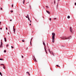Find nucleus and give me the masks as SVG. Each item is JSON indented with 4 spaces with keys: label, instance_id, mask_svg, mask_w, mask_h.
Masks as SVG:
<instances>
[{
    "label": "nucleus",
    "instance_id": "nucleus-52",
    "mask_svg": "<svg viewBox=\"0 0 76 76\" xmlns=\"http://www.w3.org/2000/svg\"><path fill=\"white\" fill-rule=\"evenodd\" d=\"M9 29H10V27H9Z\"/></svg>",
    "mask_w": 76,
    "mask_h": 76
},
{
    "label": "nucleus",
    "instance_id": "nucleus-33",
    "mask_svg": "<svg viewBox=\"0 0 76 76\" xmlns=\"http://www.w3.org/2000/svg\"><path fill=\"white\" fill-rule=\"evenodd\" d=\"M11 48H13V47L12 46H11Z\"/></svg>",
    "mask_w": 76,
    "mask_h": 76
},
{
    "label": "nucleus",
    "instance_id": "nucleus-55",
    "mask_svg": "<svg viewBox=\"0 0 76 76\" xmlns=\"http://www.w3.org/2000/svg\"><path fill=\"white\" fill-rule=\"evenodd\" d=\"M1 41H2V40H1Z\"/></svg>",
    "mask_w": 76,
    "mask_h": 76
},
{
    "label": "nucleus",
    "instance_id": "nucleus-30",
    "mask_svg": "<svg viewBox=\"0 0 76 76\" xmlns=\"http://www.w3.org/2000/svg\"><path fill=\"white\" fill-rule=\"evenodd\" d=\"M8 46H9V45H7V47H8Z\"/></svg>",
    "mask_w": 76,
    "mask_h": 76
},
{
    "label": "nucleus",
    "instance_id": "nucleus-50",
    "mask_svg": "<svg viewBox=\"0 0 76 76\" xmlns=\"http://www.w3.org/2000/svg\"><path fill=\"white\" fill-rule=\"evenodd\" d=\"M51 53H53V51H51Z\"/></svg>",
    "mask_w": 76,
    "mask_h": 76
},
{
    "label": "nucleus",
    "instance_id": "nucleus-53",
    "mask_svg": "<svg viewBox=\"0 0 76 76\" xmlns=\"http://www.w3.org/2000/svg\"><path fill=\"white\" fill-rule=\"evenodd\" d=\"M59 0H58V1H59Z\"/></svg>",
    "mask_w": 76,
    "mask_h": 76
},
{
    "label": "nucleus",
    "instance_id": "nucleus-25",
    "mask_svg": "<svg viewBox=\"0 0 76 76\" xmlns=\"http://www.w3.org/2000/svg\"><path fill=\"white\" fill-rule=\"evenodd\" d=\"M48 51H49L50 52V49H48Z\"/></svg>",
    "mask_w": 76,
    "mask_h": 76
},
{
    "label": "nucleus",
    "instance_id": "nucleus-28",
    "mask_svg": "<svg viewBox=\"0 0 76 76\" xmlns=\"http://www.w3.org/2000/svg\"><path fill=\"white\" fill-rule=\"evenodd\" d=\"M28 18V20L29 21H30V20L29 19V18Z\"/></svg>",
    "mask_w": 76,
    "mask_h": 76
},
{
    "label": "nucleus",
    "instance_id": "nucleus-49",
    "mask_svg": "<svg viewBox=\"0 0 76 76\" xmlns=\"http://www.w3.org/2000/svg\"><path fill=\"white\" fill-rule=\"evenodd\" d=\"M30 25L31 26V24H30Z\"/></svg>",
    "mask_w": 76,
    "mask_h": 76
},
{
    "label": "nucleus",
    "instance_id": "nucleus-42",
    "mask_svg": "<svg viewBox=\"0 0 76 76\" xmlns=\"http://www.w3.org/2000/svg\"><path fill=\"white\" fill-rule=\"evenodd\" d=\"M26 18H28V17L27 16H26Z\"/></svg>",
    "mask_w": 76,
    "mask_h": 76
},
{
    "label": "nucleus",
    "instance_id": "nucleus-20",
    "mask_svg": "<svg viewBox=\"0 0 76 76\" xmlns=\"http://www.w3.org/2000/svg\"><path fill=\"white\" fill-rule=\"evenodd\" d=\"M0 60H3V59L0 58Z\"/></svg>",
    "mask_w": 76,
    "mask_h": 76
},
{
    "label": "nucleus",
    "instance_id": "nucleus-4",
    "mask_svg": "<svg viewBox=\"0 0 76 76\" xmlns=\"http://www.w3.org/2000/svg\"><path fill=\"white\" fill-rule=\"evenodd\" d=\"M1 45H0V48L2 47V45H3V43H2V42H1Z\"/></svg>",
    "mask_w": 76,
    "mask_h": 76
},
{
    "label": "nucleus",
    "instance_id": "nucleus-48",
    "mask_svg": "<svg viewBox=\"0 0 76 76\" xmlns=\"http://www.w3.org/2000/svg\"><path fill=\"white\" fill-rule=\"evenodd\" d=\"M61 47H64V46H61Z\"/></svg>",
    "mask_w": 76,
    "mask_h": 76
},
{
    "label": "nucleus",
    "instance_id": "nucleus-17",
    "mask_svg": "<svg viewBox=\"0 0 76 76\" xmlns=\"http://www.w3.org/2000/svg\"><path fill=\"white\" fill-rule=\"evenodd\" d=\"M6 50H5L4 51V53H6Z\"/></svg>",
    "mask_w": 76,
    "mask_h": 76
},
{
    "label": "nucleus",
    "instance_id": "nucleus-13",
    "mask_svg": "<svg viewBox=\"0 0 76 76\" xmlns=\"http://www.w3.org/2000/svg\"><path fill=\"white\" fill-rule=\"evenodd\" d=\"M23 4H25V0H23Z\"/></svg>",
    "mask_w": 76,
    "mask_h": 76
},
{
    "label": "nucleus",
    "instance_id": "nucleus-14",
    "mask_svg": "<svg viewBox=\"0 0 76 76\" xmlns=\"http://www.w3.org/2000/svg\"><path fill=\"white\" fill-rule=\"evenodd\" d=\"M1 66H4V64H0Z\"/></svg>",
    "mask_w": 76,
    "mask_h": 76
},
{
    "label": "nucleus",
    "instance_id": "nucleus-34",
    "mask_svg": "<svg viewBox=\"0 0 76 76\" xmlns=\"http://www.w3.org/2000/svg\"><path fill=\"white\" fill-rule=\"evenodd\" d=\"M12 7H13V5H12Z\"/></svg>",
    "mask_w": 76,
    "mask_h": 76
},
{
    "label": "nucleus",
    "instance_id": "nucleus-54",
    "mask_svg": "<svg viewBox=\"0 0 76 76\" xmlns=\"http://www.w3.org/2000/svg\"><path fill=\"white\" fill-rule=\"evenodd\" d=\"M27 49H28V48H27Z\"/></svg>",
    "mask_w": 76,
    "mask_h": 76
},
{
    "label": "nucleus",
    "instance_id": "nucleus-46",
    "mask_svg": "<svg viewBox=\"0 0 76 76\" xmlns=\"http://www.w3.org/2000/svg\"><path fill=\"white\" fill-rule=\"evenodd\" d=\"M31 45H32V43L30 44Z\"/></svg>",
    "mask_w": 76,
    "mask_h": 76
},
{
    "label": "nucleus",
    "instance_id": "nucleus-51",
    "mask_svg": "<svg viewBox=\"0 0 76 76\" xmlns=\"http://www.w3.org/2000/svg\"><path fill=\"white\" fill-rule=\"evenodd\" d=\"M8 34H9V33H8Z\"/></svg>",
    "mask_w": 76,
    "mask_h": 76
},
{
    "label": "nucleus",
    "instance_id": "nucleus-37",
    "mask_svg": "<svg viewBox=\"0 0 76 76\" xmlns=\"http://www.w3.org/2000/svg\"><path fill=\"white\" fill-rule=\"evenodd\" d=\"M1 10H2V8L1 7Z\"/></svg>",
    "mask_w": 76,
    "mask_h": 76
},
{
    "label": "nucleus",
    "instance_id": "nucleus-2",
    "mask_svg": "<svg viewBox=\"0 0 76 76\" xmlns=\"http://www.w3.org/2000/svg\"><path fill=\"white\" fill-rule=\"evenodd\" d=\"M61 39H67V37L66 36H63L62 37H61Z\"/></svg>",
    "mask_w": 76,
    "mask_h": 76
},
{
    "label": "nucleus",
    "instance_id": "nucleus-44",
    "mask_svg": "<svg viewBox=\"0 0 76 76\" xmlns=\"http://www.w3.org/2000/svg\"><path fill=\"white\" fill-rule=\"evenodd\" d=\"M49 52H50V54H51V51H49Z\"/></svg>",
    "mask_w": 76,
    "mask_h": 76
},
{
    "label": "nucleus",
    "instance_id": "nucleus-32",
    "mask_svg": "<svg viewBox=\"0 0 76 76\" xmlns=\"http://www.w3.org/2000/svg\"><path fill=\"white\" fill-rule=\"evenodd\" d=\"M28 18H29V15H27Z\"/></svg>",
    "mask_w": 76,
    "mask_h": 76
},
{
    "label": "nucleus",
    "instance_id": "nucleus-5",
    "mask_svg": "<svg viewBox=\"0 0 76 76\" xmlns=\"http://www.w3.org/2000/svg\"><path fill=\"white\" fill-rule=\"evenodd\" d=\"M46 12L48 14H50V12L46 10Z\"/></svg>",
    "mask_w": 76,
    "mask_h": 76
},
{
    "label": "nucleus",
    "instance_id": "nucleus-9",
    "mask_svg": "<svg viewBox=\"0 0 76 76\" xmlns=\"http://www.w3.org/2000/svg\"><path fill=\"white\" fill-rule=\"evenodd\" d=\"M13 30H14V33H15V28H13Z\"/></svg>",
    "mask_w": 76,
    "mask_h": 76
},
{
    "label": "nucleus",
    "instance_id": "nucleus-15",
    "mask_svg": "<svg viewBox=\"0 0 76 76\" xmlns=\"http://www.w3.org/2000/svg\"><path fill=\"white\" fill-rule=\"evenodd\" d=\"M0 75L1 76H2V74H1V73L0 72Z\"/></svg>",
    "mask_w": 76,
    "mask_h": 76
},
{
    "label": "nucleus",
    "instance_id": "nucleus-22",
    "mask_svg": "<svg viewBox=\"0 0 76 76\" xmlns=\"http://www.w3.org/2000/svg\"><path fill=\"white\" fill-rule=\"evenodd\" d=\"M46 7H47V8H48V6H46Z\"/></svg>",
    "mask_w": 76,
    "mask_h": 76
},
{
    "label": "nucleus",
    "instance_id": "nucleus-12",
    "mask_svg": "<svg viewBox=\"0 0 76 76\" xmlns=\"http://www.w3.org/2000/svg\"><path fill=\"white\" fill-rule=\"evenodd\" d=\"M29 7H30V9H31V5H29Z\"/></svg>",
    "mask_w": 76,
    "mask_h": 76
},
{
    "label": "nucleus",
    "instance_id": "nucleus-10",
    "mask_svg": "<svg viewBox=\"0 0 76 76\" xmlns=\"http://www.w3.org/2000/svg\"><path fill=\"white\" fill-rule=\"evenodd\" d=\"M52 55H53V56H54V53H52Z\"/></svg>",
    "mask_w": 76,
    "mask_h": 76
},
{
    "label": "nucleus",
    "instance_id": "nucleus-47",
    "mask_svg": "<svg viewBox=\"0 0 76 76\" xmlns=\"http://www.w3.org/2000/svg\"><path fill=\"white\" fill-rule=\"evenodd\" d=\"M12 20H10V21H12Z\"/></svg>",
    "mask_w": 76,
    "mask_h": 76
},
{
    "label": "nucleus",
    "instance_id": "nucleus-18",
    "mask_svg": "<svg viewBox=\"0 0 76 76\" xmlns=\"http://www.w3.org/2000/svg\"><path fill=\"white\" fill-rule=\"evenodd\" d=\"M66 38H67V39H68L69 38V37H67Z\"/></svg>",
    "mask_w": 76,
    "mask_h": 76
},
{
    "label": "nucleus",
    "instance_id": "nucleus-29",
    "mask_svg": "<svg viewBox=\"0 0 76 76\" xmlns=\"http://www.w3.org/2000/svg\"><path fill=\"white\" fill-rule=\"evenodd\" d=\"M54 4H56V1H54Z\"/></svg>",
    "mask_w": 76,
    "mask_h": 76
},
{
    "label": "nucleus",
    "instance_id": "nucleus-24",
    "mask_svg": "<svg viewBox=\"0 0 76 76\" xmlns=\"http://www.w3.org/2000/svg\"><path fill=\"white\" fill-rule=\"evenodd\" d=\"M32 39H31V40L30 44H32V43H31V41H32Z\"/></svg>",
    "mask_w": 76,
    "mask_h": 76
},
{
    "label": "nucleus",
    "instance_id": "nucleus-3",
    "mask_svg": "<svg viewBox=\"0 0 76 76\" xmlns=\"http://www.w3.org/2000/svg\"><path fill=\"white\" fill-rule=\"evenodd\" d=\"M69 29H70L69 30L72 33H73V32L72 31V28H71V27H70Z\"/></svg>",
    "mask_w": 76,
    "mask_h": 76
},
{
    "label": "nucleus",
    "instance_id": "nucleus-1",
    "mask_svg": "<svg viewBox=\"0 0 76 76\" xmlns=\"http://www.w3.org/2000/svg\"><path fill=\"white\" fill-rule=\"evenodd\" d=\"M52 42L53 43V42H54V41L55 39V33H52Z\"/></svg>",
    "mask_w": 76,
    "mask_h": 76
},
{
    "label": "nucleus",
    "instance_id": "nucleus-8",
    "mask_svg": "<svg viewBox=\"0 0 76 76\" xmlns=\"http://www.w3.org/2000/svg\"><path fill=\"white\" fill-rule=\"evenodd\" d=\"M70 17L69 16H68L67 17L68 19H70Z\"/></svg>",
    "mask_w": 76,
    "mask_h": 76
},
{
    "label": "nucleus",
    "instance_id": "nucleus-31",
    "mask_svg": "<svg viewBox=\"0 0 76 76\" xmlns=\"http://www.w3.org/2000/svg\"><path fill=\"white\" fill-rule=\"evenodd\" d=\"M26 73H28V74H29V72H27Z\"/></svg>",
    "mask_w": 76,
    "mask_h": 76
},
{
    "label": "nucleus",
    "instance_id": "nucleus-27",
    "mask_svg": "<svg viewBox=\"0 0 76 76\" xmlns=\"http://www.w3.org/2000/svg\"><path fill=\"white\" fill-rule=\"evenodd\" d=\"M22 41L23 42H25V40H22Z\"/></svg>",
    "mask_w": 76,
    "mask_h": 76
},
{
    "label": "nucleus",
    "instance_id": "nucleus-11",
    "mask_svg": "<svg viewBox=\"0 0 76 76\" xmlns=\"http://www.w3.org/2000/svg\"><path fill=\"white\" fill-rule=\"evenodd\" d=\"M34 61H35L36 62H37V60H36V59H35V57H34Z\"/></svg>",
    "mask_w": 76,
    "mask_h": 76
},
{
    "label": "nucleus",
    "instance_id": "nucleus-26",
    "mask_svg": "<svg viewBox=\"0 0 76 76\" xmlns=\"http://www.w3.org/2000/svg\"><path fill=\"white\" fill-rule=\"evenodd\" d=\"M53 19H54V20H56V19H57V18H54Z\"/></svg>",
    "mask_w": 76,
    "mask_h": 76
},
{
    "label": "nucleus",
    "instance_id": "nucleus-21",
    "mask_svg": "<svg viewBox=\"0 0 76 76\" xmlns=\"http://www.w3.org/2000/svg\"><path fill=\"white\" fill-rule=\"evenodd\" d=\"M56 66H57V67H60V66H58V65H56Z\"/></svg>",
    "mask_w": 76,
    "mask_h": 76
},
{
    "label": "nucleus",
    "instance_id": "nucleus-38",
    "mask_svg": "<svg viewBox=\"0 0 76 76\" xmlns=\"http://www.w3.org/2000/svg\"><path fill=\"white\" fill-rule=\"evenodd\" d=\"M21 57H22V58H23V56H22Z\"/></svg>",
    "mask_w": 76,
    "mask_h": 76
},
{
    "label": "nucleus",
    "instance_id": "nucleus-39",
    "mask_svg": "<svg viewBox=\"0 0 76 76\" xmlns=\"http://www.w3.org/2000/svg\"><path fill=\"white\" fill-rule=\"evenodd\" d=\"M1 22H0V25H1Z\"/></svg>",
    "mask_w": 76,
    "mask_h": 76
},
{
    "label": "nucleus",
    "instance_id": "nucleus-19",
    "mask_svg": "<svg viewBox=\"0 0 76 76\" xmlns=\"http://www.w3.org/2000/svg\"><path fill=\"white\" fill-rule=\"evenodd\" d=\"M43 45H45V43H44V42H43Z\"/></svg>",
    "mask_w": 76,
    "mask_h": 76
},
{
    "label": "nucleus",
    "instance_id": "nucleus-7",
    "mask_svg": "<svg viewBox=\"0 0 76 76\" xmlns=\"http://www.w3.org/2000/svg\"><path fill=\"white\" fill-rule=\"evenodd\" d=\"M3 69H6V67H5V66H4V65L3 66Z\"/></svg>",
    "mask_w": 76,
    "mask_h": 76
},
{
    "label": "nucleus",
    "instance_id": "nucleus-41",
    "mask_svg": "<svg viewBox=\"0 0 76 76\" xmlns=\"http://www.w3.org/2000/svg\"><path fill=\"white\" fill-rule=\"evenodd\" d=\"M28 74V75H29V76H30V74H29H29Z\"/></svg>",
    "mask_w": 76,
    "mask_h": 76
},
{
    "label": "nucleus",
    "instance_id": "nucleus-6",
    "mask_svg": "<svg viewBox=\"0 0 76 76\" xmlns=\"http://www.w3.org/2000/svg\"><path fill=\"white\" fill-rule=\"evenodd\" d=\"M4 39L5 42H7V41H7L6 38L5 37L4 38Z\"/></svg>",
    "mask_w": 76,
    "mask_h": 76
},
{
    "label": "nucleus",
    "instance_id": "nucleus-23",
    "mask_svg": "<svg viewBox=\"0 0 76 76\" xmlns=\"http://www.w3.org/2000/svg\"><path fill=\"white\" fill-rule=\"evenodd\" d=\"M10 12H11V13H12L13 12V10H12L10 11Z\"/></svg>",
    "mask_w": 76,
    "mask_h": 76
},
{
    "label": "nucleus",
    "instance_id": "nucleus-43",
    "mask_svg": "<svg viewBox=\"0 0 76 76\" xmlns=\"http://www.w3.org/2000/svg\"><path fill=\"white\" fill-rule=\"evenodd\" d=\"M6 29L7 30V27L6 28Z\"/></svg>",
    "mask_w": 76,
    "mask_h": 76
},
{
    "label": "nucleus",
    "instance_id": "nucleus-16",
    "mask_svg": "<svg viewBox=\"0 0 76 76\" xmlns=\"http://www.w3.org/2000/svg\"><path fill=\"white\" fill-rule=\"evenodd\" d=\"M45 51H46V53H47V51H46V49L45 48Z\"/></svg>",
    "mask_w": 76,
    "mask_h": 76
},
{
    "label": "nucleus",
    "instance_id": "nucleus-36",
    "mask_svg": "<svg viewBox=\"0 0 76 76\" xmlns=\"http://www.w3.org/2000/svg\"><path fill=\"white\" fill-rule=\"evenodd\" d=\"M0 29L1 30L2 29V28H0Z\"/></svg>",
    "mask_w": 76,
    "mask_h": 76
},
{
    "label": "nucleus",
    "instance_id": "nucleus-45",
    "mask_svg": "<svg viewBox=\"0 0 76 76\" xmlns=\"http://www.w3.org/2000/svg\"><path fill=\"white\" fill-rule=\"evenodd\" d=\"M30 22L31 23L32 22V21H31V20H30Z\"/></svg>",
    "mask_w": 76,
    "mask_h": 76
},
{
    "label": "nucleus",
    "instance_id": "nucleus-35",
    "mask_svg": "<svg viewBox=\"0 0 76 76\" xmlns=\"http://www.w3.org/2000/svg\"><path fill=\"white\" fill-rule=\"evenodd\" d=\"M49 19H50V20H51V18H50Z\"/></svg>",
    "mask_w": 76,
    "mask_h": 76
},
{
    "label": "nucleus",
    "instance_id": "nucleus-40",
    "mask_svg": "<svg viewBox=\"0 0 76 76\" xmlns=\"http://www.w3.org/2000/svg\"><path fill=\"white\" fill-rule=\"evenodd\" d=\"M13 29H15V26H13Z\"/></svg>",
    "mask_w": 76,
    "mask_h": 76
}]
</instances>
